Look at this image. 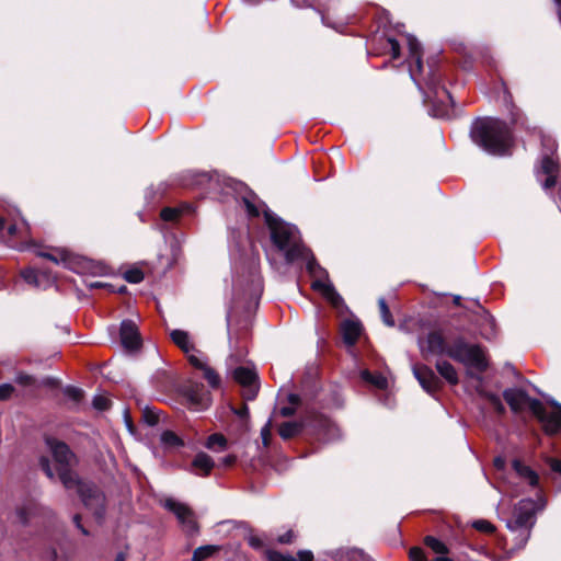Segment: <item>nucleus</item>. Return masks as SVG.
<instances>
[{"label":"nucleus","instance_id":"f257e3e1","mask_svg":"<svg viewBox=\"0 0 561 561\" xmlns=\"http://www.w3.org/2000/svg\"><path fill=\"white\" fill-rule=\"evenodd\" d=\"M470 138L495 157L511 156L515 144L512 127L505 121L491 116L478 117L472 122Z\"/></svg>","mask_w":561,"mask_h":561},{"label":"nucleus","instance_id":"f03ea898","mask_svg":"<svg viewBox=\"0 0 561 561\" xmlns=\"http://www.w3.org/2000/svg\"><path fill=\"white\" fill-rule=\"evenodd\" d=\"M424 103L430 115L438 118L449 117L454 106V99L450 92L442 84L440 75L431 69L426 80Z\"/></svg>","mask_w":561,"mask_h":561},{"label":"nucleus","instance_id":"7ed1b4c3","mask_svg":"<svg viewBox=\"0 0 561 561\" xmlns=\"http://www.w3.org/2000/svg\"><path fill=\"white\" fill-rule=\"evenodd\" d=\"M448 357L469 368H474L480 374L486 371L489 368V363L482 346L479 344H470L462 336H458L453 341Z\"/></svg>","mask_w":561,"mask_h":561},{"label":"nucleus","instance_id":"20e7f679","mask_svg":"<svg viewBox=\"0 0 561 561\" xmlns=\"http://www.w3.org/2000/svg\"><path fill=\"white\" fill-rule=\"evenodd\" d=\"M262 288L257 286L250 295V300L244 306L243 314L237 319L236 310L228 314V328L230 340L236 339V343L247 340L251 325L252 317L259 308Z\"/></svg>","mask_w":561,"mask_h":561},{"label":"nucleus","instance_id":"39448f33","mask_svg":"<svg viewBox=\"0 0 561 561\" xmlns=\"http://www.w3.org/2000/svg\"><path fill=\"white\" fill-rule=\"evenodd\" d=\"M302 422L304 439L309 443H324L333 435V423L320 412L306 409L302 414Z\"/></svg>","mask_w":561,"mask_h":561},{"label":"nucleus","instance_id":"423d86ee","mask_svg":"<svg viewBox=\"0 0 561 561\" xmlns=\"http://www.w3.org/2000/svg\"><path fill=\"white\" fill-rule=\"evenodd\" d=\"M550 405L554 408V411H549L540 400L534 399L530 402V412L541 424L547 436H556L561 433V404L551 401Z\"/></svg>","mask_w":561,"mask_h":561},{"label":"nucleus","instance_id":"0eeeda50","mask_svg":"<svg viewBox=\"0 0 561 561\" xmlns=\"http://www.w3.org/2000/svg\"><path fill=\"white\" fill-rule=\"evenodd\" d=\"M78 495L83 506L91 511L98 523H102L106 514V495L94 482L80 483Z\"/></svg>","mask_w":561,"mask_h":561},{"label":"nucleus","instance_id":"6e6552de","mask_svg":"<svg viewBox=\"0 0 561 561\" xmlns=\"http://www.w3.org/2000/svg\"><path fill=\"white\" fill-rule=\"evenodd\" d=\"M179 392L184 399L185 407L191 411L201 412L210 407V392L201 382L187 380L180 386Z\"/></svg>","mask_w":561,"mask_h":561},{"label":"nucleus","instance_id":"1a4fd4ad","mask_svg":"<svg viewBox=\"0 0 561 561\" xmlns=\"http://www.w3.org/2000/svg\"><path fill=\"white\" fill-rule=\"evenodd\" d=\"M263 215L273 245L277 250L284 251L293 242L294 227L274 215L271 210H265Z\"/></svg>","mask_w":561,"mask_h":561},{"label":"nucleus","instance_id":"9d476101","mask_svg":"<svg viewBox=\"0 0 561 561\" xmlns=\"http://www.w3.org/2000/svg\"><path fill=\"white\" fill-rule=\"evenodd\" d=\"M535 502L530 499L520 500L514 508L513 518L507 522V527L512 530L525 529L528 539L529 531L535 524Z\"/></svg>","mask_w":561,"mask_h":561},{"label":"nucleus","instance_id":"9b49d317","mask_svg":"<svg viewBox=\"0 0 561 561\" xmlns=\"http://www.w3.org/2000/svg\"><path fill=\"white\" fill-rule=\"evenodd\" d=\"M412 370L422 389L430 396H435L443 389L444 382L427 365L417 363Z\"/></svg>","mask_w":561,"mask_h":561},{"label":"nucleus","instance_id":"f8f14e48","mask_svg":"<svg viewBox=\"0 0 561 561\" xmlns=\"http://www.w3.org/2000/svg\"><path fill=\"white\" fill-rule=\"evenodd\" d=\"M122 346L129 353L137 352L142 346V339L138 327L133 320H123L119 328Z\"/></svg>","mask_w":561,"mask_h":561},{"label":"nucleus","instance_id":"ddd939ff","mask_svg":"<svg viewBox=\"0 0 561 561\" xmlns=\"http://www.w3.org/2000/svg\"><path fill=\"white\" fill-rule=\"evenodd\" d=\"M162 506L174 514L179 522L188 527L192 531H196L198 529V524L194 519V512L186 504L178 502L172 497H168L163 501Z\"/></svg>","mask_w":561,"mask_h":561},{"label":"nucleus","instance_id":"4468645a","mask_svg":"<svg viewBox=\"0 0 561 561\" xmlns=\"http://www.w3.org/2000/svg\"><path fill=\"white\" fill-rule=\"evenodd\" d=\"M449 350L450 345L447 344L446 339L439 330L430 331L424 343H421V352L424 358H427L428 354L448 356Z\"/></svg>","mask_w":561,"mask_h":561},{"label":"nucleus","instance_id":"2eb2a0df","mask_svg":"<svg viewBox=\"0 0 561 561\" xmlns=\"http://www.w3.org/2000/svg\"><path fill=\"white\" fill-rule=\"evenodd\" d=\"M45 443L49 447L58 467L70 466L71 461L76 458V455L65 442L48 436L45 438Z\"/></svg>","mask_w":561,"mask_h":561},{"label":"nucleus","instance_id":"dca6fc26","mask_svg":"<svg viewBox=\"0 0 561 561\" xmlns=\"http://www.w3.org/2000/svg\"><path fill=\"white\" fill-rule=\"evenodd\" d=\"M502 396L506 403L510 405L512 412L516 414L523 411L525 404H527L530 409V402L535 399L530 398L524 389L516 388L505 389Z\"/></svg>","mask_w":561,"mask_h":561},{"label":"nucleus","instance_id":"f3484780","mask_svg":"<svg viewBox=\"0 0 561 561\" xmlns=\"http://www.w3.org/2000/svg\"><path fill=\"white\" fill-rule=\"evenodd\" d=\"M43 510L38 502L28 499L15 508V515L22 526H27L32 518L42 514Z\"/></svg>","mask_w":561,"mask_h":561},{"label":"nucleus","instance_id":"a211bd4d","mask_svg":"<svg viewBox=\"0 0 561 561\" xmlns=\"http://www.w3.org/2000/svg\"><path fill=\"white\" fill-rule=\"evenodd\" d=\"M363 331V325L359 321L346 319L341 323V335L343 342L347 346H354Z\"/></svg>","mask_w":561,"mask_h":561},{"label":"nucleus","instance_id":"6ab92c4d","mask_svg":"<svg viewBox=\"0 0 561 561\" xmlns=\"http://www.w3.org/2000/svg\"><path fill=\"white\" fill-rule=\"evenodd\" d=\"M408 61L410 66L415 67V71L421 73L423 71V48L421 43L413 35L408 36Z\"/></svg>","mask_w":561,"mask_h":561},{"label":"nucleus","instance_id":"aec40b11","mask_svg":"<svg viewBox=\"0 0 561 561\" xmlns=\"http://www.w3.org/2000/svg\"><path fill=\"white\" fill-rule=\"evenodd\" d=\"M278 435L284 440H289L296 437L304 438V422L302 416L298 421H287L278 425Z\"/></svg>","mask_w":561,"mask_h":561},{"label":"nucleus","instance_id":"412c9836","mask_svg":"<svg viewBox=\"0 0 561 561\" xmlns=\"http://www.w3.org/2000/svg\"><path fill=\"white\" fill-rule=\"evenodd\" d=\"M297 558H294L290 554H284L277 550H267L266 559L267 561H313L314 556L311 550H299L297 552Z\"/></svg>","mask_w":561,"mask_h":561},{"label":"nucleus","instance_id":"4be33fe9","mask_svg":"<svg viewBox=\"0 0 561 561\" xmlns=\"http://www.w3.org/2000/svg\"><path fill=\"white\" fill-rule=\"evenodd\" d=\"M512 467L515 470V472L522 479H525L528 484L533 488H536L539 485V476L538 473L531 469L529 466L525 465L519 459H514L512 461Z\"/></svg>","mask_w":561,"mask_h":561},{"label":"nucleus","instance_id":"5701e85b","mask_svg":"<svg viewBox=\"0 0 561 561\" xmlns=\"http://www.w3.org/2000/svg\"><path fill=\"white\" fill-rule=\"evenodd\" d=\"M57 473L60 482L66 489L76 488L78 491L80 483L85 482L79 478V476L70 468V466L58 467Z\"/></svg>","mask_w":561,"mask_h":561},{"label":"nucleus","instance_id":"b1692460","mask_svg":"<svg viewBox=\"0 0 561 561\" xmlns=\"http://www.w3.org/2000/svg\"><path fill=\"white\" fill-rule=\"evenodd\" d=\"M232 377L234 381L241 385L243 388L255 385L259 379L255 370L245 366L237 367L232 371Z\"/></svg>","mask_w":561,"mask_h":561},{"label":"nucleus","instance_id":"393cba45","mask_svg":"<svg viewBox=\"0 0 561 561\" xmlns=\"http://www.w3.org/2000/svg\"><path fill=\"white\" fill-rule=\"evenodd\" d=\"M311 287L314 290H320L322 294L331 301L334 307L340 306L343 301L341 295L335 290L332 284H325L321 279H316L312 282Z\"/></svg>","mask_w":561,"mask_h":561},{"label":"nucleus","instance_id":"a878e982","mask_svg":"<svg viewBox=\"0 0 561 561\" xmlns=\"http://www.w3.org/2000/svg\"><path fill=\"white\" fill-rule=\"evenodd\" d=\"M436 370L439 376L444 378L449 385L456 386L459 382V377L456 368L447 360H437L435 364Z\"/></svg>","mask_w":561,"mask_h":561},{"label":"nucleus","instance_id":"bb28decb","mask_svg":"<svg viewBox=\"0 0 561 561\" xmlns=\"http://www.w3.org/2000/svg\"><path fill=\"white\" fill-rule=\"evenodd\" d=\"M192 466L195 470L201 471L203 477H207L215 467V462L208 454L201 451L194 457Z\"/></svg>","mask_w":561,"mask_h":561},{"label":"nucleus","instance_id":"cd10ccee","mask_svg":"<svg viewBox=\"0 0 561 561\" xmlns=\"http://www.w3.org/2000/svg\"><path fill=\"white\" fill-rule=\"evenodd\" d=\"M285 260L287 263H294L299 259H307L311 251L304 244L298 242H290L288 248L284 250Z\"/></svg>","mask_w":561,"mask_h":561},{"label":"nucleus","instance_id":"c85d7f7f","mask_svg":"<svg viewBox=\"0 0 561 561\" xmlns=\"http://www.w3.org/2000/svg\"><path fill=\"white\" fill-rule=\"evenodd\" d=\"M172 342L181 348L184 353H188L194 348V345L190 342V335L183 330H173L170 334Z\"/></svg>","mask_w":561,"mask_h":561},{"label":"nucleus","instance_id":"c756f323","mask_svg":"<svg viewBox=\"0 0 561 561\" xmlns=\"http://www.w3.org/2000/svg\"><path fill=\"white\" fill-rule=\"evenodd\" d=\"M479 394H480V397H482L489 401V403L493 408L494 412L499 416H503L506 413V409H505L504 404L502 403L500 397L496 393H493V392L486 391V390H480Z\"/></svg>","mask_w":561,"mask_h":561},{"label":"nucleus","instance_id":"7c9ffc66","mask_svg":"<svg viewBox=\"0 0 561 561\" xmlns=\"http://www.w3.org/2000/svg\"><path fill=\"white\" fill-rule=\"evenodd\" d=\"M219 550H220V547L216 546V545L201 546L194 550L192 561H204V560L213 557Z\"/></svg>","mask_w":561,"mask_h":561},{"label":"nucleus","instance_id":"2f4dec72","mask_svg":"<svg viewBox=\"0 0 561 561\" xmlns=\"http://www.w3.org/2000/svg\"><path fill=\"white\" fill-rule=\"evenodd\" d=\"M360 377L364 381L374 385L378 389H386L388 386V380L382 375H375L370 373L368 369H364L360 373Z\"/></svg>","mask_w":561,"mask_h":561},{"label":"nucleus","instance_id":"473e14b6","mask_svg":"<svg viewBox=\"0 0 561 561\" xmlns=\"http://www.w3.org/2000/svg\"><path fill=\"white\" fill-rule=\"evenodd\" d=\"M424 545L437 554H447L449 552L448 547L442 540L434 536H425L423 539Z\"/></svg>","mask_w":561,"mask_h":561},{"label":"nucleus","instance_id":"72a5a7b5","mask_svg":"<svg viewBox=\"0 0 561 561\" xmlns=\"http://www.w3.org/2000/svg\"><path fill=\"white\" fill-rule=\"evenodd\" d=\"M306 268H307V272L313 277H316V276H321V277H325V278L329 277L327 270L323 268L318 263L317 259L314 257V255L312 253H310L309 256L307 257Z\"/></svg>","mask_w":561,"mask_h":561},{"label":"nucleus","instance_id":"f704fd0d","mask_svg":"<svg viewBox=\"0 0 561 561\" xmlns=\"http://www.w3.org/2000/svg\"><path fill=\"white\" fill-rule=\"evenodd\" d=\"M541 171L546 175L561 174V165L551 156L546 154L541 159Z\"/></svg>","mask_w":561,"mask_h":561},{"label":"nucleus","instance_id":"c9c22d12","mask_svg":"<svg viewBox=\"0 0 561 561\" xmlns=\"http://www.w3.org/2000/svg\"><path fill=\"white\" fill-rule=\"evenodd\" d=\"M161 443L168 447L184 446L183 439L173 431L167 430L161 434Z\"/></svg>","mask_w":561,"mask_h":561},{"label":"nucleus","instance_id":"e433bc0d","mask_svg":"<svg viewBox=\"0 0 561 561\" xmlns=\"http://www.w3.org/2000/svg\"><path fill=\"white\" fill-rule=\"evenodd\" d=\"M378 306H379V312H380V317L382 319V322L387 325V327H393L394 325V319L392 317V313L387 305V301L385 298H379L378 299Z\"/></svg>","mask_w":561,"mask_h":561},{"label":"nucleus","instance_id":"4c0bfd02","mask_svg":"<svg viewBox=\"0 0 561 561\" xmlns=\"http://www.w3.org/2000/svg\"><path fill=\"white\" fill-rule=\"evenodd\" d=\"M203 373H204V378L206 379V381L213 389H218L220 387V383H221L220 376L214 368L206 366L203 369Z\"/></svg>","mask_w":561,"mask_h":561},{"label":"nucleus","instance_id":"58836bf2","mask_svg":"<svg viewBox=\"0 0 561 561\" xmlns=\"http://www.w3.org/2000/svg\"><path fill=\"white\" fill-rule=\"evenodd\" d=\"M159 411L154 408L146 407L142 410V421L149 426H154L159 423Z\"/></svg>","mask_w":561,"mask_h":561},{"label":"nucleus","instance_id":"ea45409f","mask_svg":"<svg viewBox=\"0 0 561 561\" xmlns=\"http://www.w3.org/2000/svg\"><path fill=\"white\" fill-rule=\"evenodd\" d=\"M144 278L145 274L138 267H131L124 273V279L130 284H139Z\"/></svg>","mask_w":561,"mask_h":561},{"label":"nucleus","instance_id":"a19ab883","mask_svg":"<svg viewBox=\"0 0 561 561\" xmlns=\"http://www.w3.org/2000/svg\"><path fill=\"white\" fill-rule=\"evenodd\" d=\"M227 446L226 437L220 433H215L208 436L206 442V447L209 449H214L216 447L225 448Z\"/></svg>","mask_w":561,"mask_h":561},{"label":"nucleus","instance_id":"79ce46f5","mask_svg":"<svg viewBox=\"0 0 561 561\" xmlns=\"http://www.w3.org/2000/svg\"><path fill=\"white\" fill-rule=\"evenodd\" d=\"M182 215L179 208L163 207L160 211V217L163 221L173 222L176 221Z\"/></svg>","mask_w":561,"mask_h":561},{"label":"nucleus","instance_id":"37998d69","mask_svg":"<svg viewBox=\"0 0 561 561\" xmlns=\"http://www.w3.org/2000/svg\"><path fill=\"white\" fill-rule=\"evenodd\" d=\"M21 277L30 285L39 286L38 272L33 267H26L21 271Z\"/></svg>","mask_w":561,"mask_h":561},{"label":"nucleus","instance_id":"c03bdc74","mask_svg":"<svg viewBox=\"0 0 561 561\" xmlns=\"http://www.w3.org/2000/svg\"><path fill=\"white\" fill-rule=\"evenodd\" d=\"M64 393L76 403H80L84 398V391L75 386H67Z\"/></svg>","mask_w":561,"mask_h":561},{"label":"nucleus","instance_id":"a18cd8bd","mask_svg":"<svg viewBox=\"0 0 561 561\" xmlns=\"http://www.w3.org/2000/svg\"><path fill=\"white\" fill-rule=\"evenodd\" d=\"M472 527L481 533L492 535L495 533L496 527L486 519H477L472 523Z\"/></svg>","mask_w":561,"mask_h":561},{"label":"nucleus","instance_id":"49530a36","mask_svg":"<svg viewBox=\"0 0 561 561\" xmlns=\"http://www.w3.org/2000/svg\"><path fill=\"white\" fill-rule=\"evenodd\" d=\"M112 401L101 394H98L92 400V407L98 411H106L111 408Z\"/></svg>","mask_w":561,"mask_h":561},{"label":"nucleus","instance_id":"de8ad7c7","mask_svg":"<svg viewBox=\"0 0 561 561\" xmlns=\"http://www.w3.org/2000/svg\"><path fill=\"white\" fill-rule=\"evenodd\" d=\"M409 558L411 561H428L424 549L421 547H412L409 551Z\"/></svg>","mask_w":561,"mask_h":561},{"label":"nucleus","instance_id":"09e8293b","mask_svg":"<svg viewBox=\"0 0 561 561\" xmlns=\"http://www.w3.org/2000/svg\"><path fill=\"white\" fill-rule=\"evenodd\" d=\"M35 381L34 376L25 373H19L15 377V382L24 387L33 386Z\"/></svg>","mask_w":561,"mask_h":561},{"label":"nucleus","instance_id":"8fccbe9b","mask_svg":"<svg viewBox=\"0 0 561 561\" xmlns=\"http://www.w3.org/2000/svg\"><path fill=\"white\" fill-rule=\"evenodd\" d=\"M39 467L42 471L49 478L50 480H54L55 473L51 469L50 461L47 457L43 456L39 458Z\"/></svg>","mask_w":561,"mask_h":561},{"label":"nucleus","instance_id":"3c124183","mask_svg":"<svg viewBox=\"0 0 561 561\" xmlns=\"http://www.w3.org/2000/svg\"><path fill=\"white\" fill-rule=\"evenodd\" d=\"M271 426H272L271 421H268L261 430L262 443L265 448L270 447V444H271V437H272Z\"/></svg>","mask_w":561,"mask_h":561},{"label":"nucleus","instance_id":"603ef678","mask_svg":"<svg viewBox=\"0 0 561 561\" xmlns=\"http://www.w3.org/2000/svg\"><path fill=\"white\" fill-rule=\"evenodd\" d=\"M348 559L351 561H373V559L364 553V551L359 549H353L348 552Z\"/></svg>","mask_w":561,"mask_h":561},{"label":"nucleus","instance_id":"864d4df0","mask_svg":"<svg viewBox=\"0 0 561 561\" xmlns=\"http://www.w3.org/2000/svg\"><path fill=\"white\" fill-rule=\"evenodd\" d=\"M389 45H390V55L392 59H398L401 55V47L399 42L393 37L387 38Z\"/></svg>","mask_w":561,"mask_h":561},{"label":"nucleus","instance_id":"5fc2aeb1","mask_svg":"<svg viewBox=\"0 0 561 561\" xmlns=\"http://www.w3.org/2000/svg\"><path fill=\"white\" fill-rule=\"evenodd\" d=\"M233 413L242 421L248 422L250 419V410L247 403H242L239 408L232 409Z\"/></svg>","mask_w":561,"mask_h":561},{"label":"nucleus","instance_id":"6e6d98bb","mask_svg":"<svg viewBox=\"0 0 561 561\" xmlns=\"http://www.w3.org/2000/svg\"><path fill=\"white\" fill-rule=\"evenodd\" d=\"M287 402L290 407H295L296 410L302 408L305 404L304 398L298 393H289L287 396Z\"/></svg>","mask_w":561,"mask_h":561},{"label":"nucleus","instance_id":"4d7b16f0","mask_svg":"<svg viewBox=\"0 0 561 561\" xmlns=\"http://www.w3.org/2000/svg\"><path fill=\"white\" fill-rule=\"evenodd\" d=\"M243 203H244V206H245V210L248 213V215L250 217H259L260 216V210L257 208V206L252 202L250 201L249 198H243Z\"/></svg>","mask_w":561,"mask_h":561},{"label":"nucleus","instance_id":"13d9d810","mask_svg":"<svg viewBox=\"0 0 561 561\" xmlns=\"http://www.w3.org/2000/svg\"><path fill=\"white\" fill-rule=\"evenodd\" d=\"M14 392V387L11 383L0 385V400H8Z\"/></svg>","mask_w":561,"mask_h":561},{"label":"nucleus","instance_id":"bf43d9fd","mask_svg":"<svg viewBox=\"0 0 561 561\" xmlns=\"http://www.w3.org/2000/svg\"><path fill=\"white\" fill-rule=\"evenodd\" d=\"M259 392V386L255 383L253 386L245 387V390L243 392V398L245 400H254Z\"/></svg>","mask_w":561,"mask_h":561},{"label":"nucleus","instance_id":"052dcab7","mask_svg":"<svg viewBox=\"0 0 561 561\" xmlns=\"http://www.w3.org/2000/svg\"><path fill=\"white\" fill-rule=\"evenodd\" d=\"M560 176V174H550V175H547L546 180L543 181L542 183V187L546 190V191H549V190H552L556 185H557V182H558V178Z\"/></svg>","mask_w":561,"mask_h":561},{"label":"nucleus","instance_id":"680f3d73","mask_svg":"<svg viewBox=\"0 0 561 561\" xmlns=\"http://www.w3.org/2000/svg\"><path fill=\"white\" fill-rule=\"evenodd\" d=\"M72 522L78 530L84 536H89L90 531L83 526L82 517L80 514H75L72 517Z\"/></svg>","mask_w":561,"mask_h":561},{"label":"nucleus","instance_id":"e2e57ef3","mask_svg":"<svg viewBox=\"0 0 561 561\" xmlns=\"http://www.w3.org/2000/svg\"><path fill=\"white\" fill-rule=\"evenodd\" d=\"M37 256L49 260L56 264H58L60 261L66 262V260H67L66 255H62L61 259H59L56 255H54L49 252H44V251H38Z\"/></svg>","mask_w":561,"mask_h":561},{"label":"nucleus","instance_id":"0e129e2a","mask_svg":"<svg viewBox=\"0 0 561 561\" xmlns=\"http://www.w3.org/2000/svg\"><path fill=\"white\" fill-rule=\"evenodd\" d=\"M295 539V534L293 530H288L286 531L285 534L280 535L278 538H277V541L282 545H289L294 541Z\"/></svg>","mask_w":561,"mask_h":561},{"label":"nucleus","instance_id":"69168bd1","mask_svg":"<svg viewBox=\"0 0 561 561\" xmlns=\"http://www.w3.org/2000/svg\"><path fill=\"white\" fill-rule=\"evenodd\" d=\"M187 360L195 369L198 370H203L207 366L195 355H188Z\"/></svg>","mask_w":561,"mask_h":561},{"label":"nucleus","instance_id":"338daca9","mask_svg":"<svg viewBox=\"0 0 561 561\" xmlns=\"http://www.w3.org/2000/svg\"><path fill=\"white\" fill-rule=\"evenodd\" d=\"M547 462L553 472L559 473L561 476V459L549 458Z\"/></svg>","mask_w":561,"mask_h":561},{"label":"nucleus","instance_id":"774afa93","mask_svg":"<svg viewBox=\"0 0 561 561\" xmlns=\"http://www.w3.org/2000/svg\"><path fill=\"white\" fill-rule=\"evenodd\" d=\"M296 411L297 410L295 407L287 405V407H282L279 409V414L284 417H290V416L295 415Z\"/></svg>","mask_w":561,"mask_h":561}]
</instances>
